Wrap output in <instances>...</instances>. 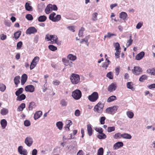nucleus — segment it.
Masks as SVG:
<instances>
[{
  "label": "nucleus",
  "instance_id": "obj_1",
  "mask_svg": "<svg viewBox=\"0 0 155 155\" xmlns=\"http://www.w3.org/2000/svg\"><path fill=\"white\" fill-rule=\"evenodd\" d=\"M70 79L73 84H77L80 81V76L78 74L73 73L70 76Z\"/></svg>",
  "mask_w": 155,
  "mask_h": 155
},
{
  "label": "nucleus",
  "instance_id": "obj_2",
  "mask_svg": "<svg viewBox=\"0 0 155 155\" xmlns=\"http://www.w3.org/2000/svg\"><path fill=\"white\" fill-rule=\"evenodd\" d=\"M82 93L80 90L76 89L72 92V96L75 100L79 99L81 97Z\"/></svg>",
  "mask_w": 155,
  "mask_h": 155
},
{
  "label": "nucleus",
  "instance_id": "obj_3",
  "mask_svg": "<svg viewBox=\"0 0 155 155\" xmlns=\"http://www.w3.org/2000/svg\"><path fill=\"white\" fill-rule=\"evenodd\" d=\"M99 95L97 92H93L91 95L88 96V100L91 102H94L98 98Z\"/></svg>",
  "mask_w": 155,
  "mask_h": 155
},
{
  "label": "nucleus",
  "instance_id": "obj_4",
  "mask_svg": "<svg viewBox=\"0 0 155 155\" xmlns=\"http://www.w3.org/2000/svg\"><path fill=\"white\" fill-rule=\"evenodd\" d=\"M132 71L134 74L137 75H139L140 72H142L141 68L139 66H134V69L132 70Z\"/></svg>",
  "mask_w": 155,
  "mask_h": 155
},
{
  "label": "nucleus",
  "instance_id": "obj_5",
  "mask_svg": "<svg viewBox=\"0 0 155 155\" xmlns=\"http://www.w3.org/2000/svg\"><path fill=\"white\" fill-rule=\"evenodd\" d=\"M37 29L34 27H30L28 28L26 31V33L27 35L33 34L37 32Z\"/></svg>",
  "mask_w": 155,
  "mask_h": 155
},
{
  "label": "nucleus",
  "instance_id": "obj_6",
  "mask_svg": "<svg viewBox=\"0 0 155 155\" xmlns=\"http://www.w3.org/2000/svg\"><path fill=\"white\" fill-rule=\"evenodd\" d=\"M118 108V107L117 106H114L112 107H110L107 108L106 110V111L109 114H111L112 113L115 111H116Z\"/></svg>",
  "mask_w": 155,
  "mask_h": 155
},
{
  "label": "nucleus",
  "instance_id": "obj_7",
  "mask_svg": "<svg viewBox=\"0 0 155 155\" xmlns=\"http://www.w3.org/2000/svg\"><path fill=\"white\" fill-rule=\"evenodd\" d=\"M25 143L28 146L30 147L31 146L33 143V139L31 137H27L25 140Z\"/></svg>",
  "mask_w": 155,
  "mask_h": 155
},
{
  "label": "nucleus",
  "instance_id": "obj_8",
  "mask_svg": "<svg viewBox=\"0 0 155 155\" xmlns=\"http://www.w3.org/2000/svg\"><path fill=\"white\" fill-rule=\"evenodd\" d=\"M18 153L21 155H27L28 153L27 150L25 149H23L22 146H19L18 148Z\"/></svg>",
  "mask_w": 155,
  "mask_h": 155
},
{
  "label": "nucleus",
  "instance_id": "obj_9",
  "mask_svg": "<svg viewBox=\"0 0 155 155\" xmlns=\"http://www.w3.org/2000/svg\"><path fill=\"white\" fill-rule=\"evenodd\" d=\"M35 89L34 86L31 85H27L25 87V90L26 92H33L35 91Z\"/></svg>",
  "mask_w": 155,
  "mask_h": 155
},
{
  "label": "nucleus",
  "instance_id": "obj_10",
  "mask_svg": "<svg viewBox=\"0 0 155 155\" xmlns=\"http://www.w3.org/2000/svg\"><path fill=\"white\" fill-rule=\"evenodd\" d=\"M117 88L116 84V83H112L108 87V90L110 92H112L116 90Z\"/></svg>",
  "mask_w": 155,
  "mask_h": 155
},
{
  "label": "nucleus",
  "instance_id": "obj_11",
  "mask_svg": "<svg viewBox=\"0 0 155 155\" xmlns=\"http://www.w3.org/2000/svg\"><path fill=\"white\" fill-rule=\"evenodd\" d=\"M124 144L122 142L118 141L115 143L114 145V150H117L123 146Z\"/></svg>",
  "mask_w": 155,
  "mask_h": 155
},
{
  "label": "nucleus",
  "instance_id": "obj_12",
  "mask_svg": "<svg viewBox=\"0 0 155 155\" xmlns=\"http://www.w3.org/2000/svg\"><path fill=\"white\" fill-rule=\"evenodd\" d=\"M28 78L27 75L25 74H23L21 76V84L23 85L26 81Z\"/></svg>",
  "mask_w": 155,
  "mask_h": 155
},
{
  "label": "nucleus",
  "instance_id": "obj_13",
  "mask_svg": "<svg viewBox=\"0 0 155 155\" xmlns=\"http://www.w3.org/2000/svg\"><path fill=\"white\" fill-rule=\"evenodd\" d=\"M145 53L143 51H141L135 57V59L137 60H140L144 56Z\"/></svg>",
  "mask_w": 155,
  "mask_h": 155
},
{
  "label": "nucleus",
  "instance_id": "obj_14",
  "mask_svg": "<svg viewBox=\"0 0 155 155\" xmlns=\"http://www.w3.org/2000/svg\"><path fill=\"white\" fill-rule=\"evenodd\" d=\"M42 113L41 111L39 110L36 112L34 115V118L35 120H36L40 118L42 115Z\"/></svg>",
  "mask_w": 155,
  "mask_h": 155
},
{
  "label": "nucleus",
  "instance_id": "obj_15",
  "mask_svg": "<svg viewBox=\"0 0 155 155\" xmlns=\"http://www.w3.org/2000/svg\"><path fill=\"white\" fill-rule=\"evenodd\" d=\"M127 14L125 12H122L120 14V18L123 20H127Z\"/></svg>",
  "mask_w": 155,
  "mask_h": 155
},
{
  "label": "nucleus",
  "instance_id": "obj_16",
  "mask_svg": "<svg viewBox=\"0 0 155 155\" xmlns=\"http://www.w3.org/2000/svg\"><path fill=\"white\" fill-rule=\"evenodd\" d=\"M77 146V142L76 141L73 142L69 146H68V149L70 150L71 151L72 150L76 148V147Z\"/></svg>",
  "mask_w": 155,
  "mask_h": 155
},
{
  "label": "nucleus",
  "instance_id": "obj_17",
  "mask_svg": "<svg viewBox=\"0 0 155 155\" xmlns=\"http://www.w3.org/2000/svg\"><path fill=\"white\" fill-rule=\"evenodd\" d=\"M72 124V121L70 120H68L67 123L64 127V128L67 131H69V127Z\"/></svg>",
  "mask_w": 155,
  "mask_h": 155
},
{
  "label": "nucleus",
  "instance_id": "obj_18",
  "mask_svg": "<svg viewBox=\"0 0 155 155\" xmlns=\"http://www.w3.org/2000/svg\"><path fill=\"white\" fill-rule=\"evenodd\" d=\"M87 131L88 135L90 136H91L93 133V130L91 124L87 125Z\"/></svg>",
  "mask_w": 155,
  "mask_h": 155
},
{
  "label": "nucleus",
  "instance_id": "obj_19",
  "mask_svg": "<svg viewBox=\"0 0 155 155\" xmlns=\"http://www.w3.org/2000/svg\"><path fill=\"white\" fill-rule=\"evenodd\" d=\"M0 124L2 129H5L7 125V121L5 119H2L0 121Z\"/></svg>",
  "mask_w": 155,
  "mask_h": 155
},
{
  "label": "nucleus",
  "instance_id": "obj_20",
  "mask_svg": "<svg viewBox=\"0 0 155 155\" xmlns=\"http://www.w3.org/2000/svg\"><path fill=\"white\" fill-rule=\"evenodd\" d=\"M25 9L27 11H31L33 10L32 7L28 2H27L25 3Z\"/></svg>",
  "mask_w": 155,
  "mask_h": 155
},
{
  "label": "nucleus",
  "instance_id": "obj_21",
  "mask_svg": "<svg viewBox=\"0 0 155 155\" xmlns=\"http://www.w3.org/2000/svg\"><path fill=\"white\" fill-rule=\"evenodd\" d=\"M17 96V97L16 98V100L19 101H21L25 99L26 97L25 95L24 94H22L21 95Z\"/></svg>",
  "mask_w": 155,
  "mask_h": 155
},
{
  "label": "nucleus",
  "instance_id": "obj_22",
  "mask_svg": "<svg viewBox=\"0 0 155 155\" xmlns=\"http://www.w3.org/2000/svg\"><path fill=\"white\" fill-rule=\"evenodd\" d=\"M20 77L19 76H17L15 77L14 78V82L16 85V87L18 86V84L20 83Z\"/></svg>",
  "mask_w": 155,
  "mask_h": 155
},
{
  "label": "nucleus",
  "instance_id": "obj_23",
  "mask_svg": "<svg viewBox=\"0 0 155 155\" xmlns=\"http://www.w3.org/2000/svg\"><path fill=\"white\" fill-rule=\"evenodd\" d=\"M51 6V5L50 4H49L47 6L45 9V12L46 14H49L50 13V12L51 11H52Z\"/></svg>",
  "mask_w": 155,
  "mask_h": 155
},
{
  "label": "nucleus",
  "instance_id": "obj_24",
  "mask_svg": "<svg viewBox=\"0 0 155 155\" xmlns=\"http://www.w3.org/2000/svg\"><path fill=\"white\" fill-rule=\"evenodd\" d=\"M47 18L46 16L44 15H41L38 18V20L40 22H43L45 21L47 19Z\"/></svg>",
  "mask_w": 155,
  "mask_h": 155
},
{
  "label": "nucleus",
  "instance_id": "obj_25",
  "mask_svg": "<svg viewBox=\"0 0 155 155\" xmlns=\"http://www.w3.org/2000/svg\"><path fill=\"white\" fill-rule=\"evenodd\" d=\"M25 107V104L24 103H22L18 107L17 109V110L18 111H22Z\"/></svg>",
  "mask_w": 155,
  "mask_h": 155
},
{
  "label": "nucleus",
  "instance_id": "obj_26",
  "mask_svg": "<svg viewBox=\"0 0 155 155\" xmlns=\"http://www.w3.org/2000/svg\"><path fill=\"white\" fill-rule=\"evenodd\" d=\"M21 34V31L20 30L17 31L14 34V36L15 39H17L20 36Z\"/></svg>",
  "mask_w": 155,
  "mask_h": 155
},
{
  "label": "nucleus",
  "instance_id": "obj_27",
  "mask_svg": "<svg viewBox=\"0 0 155 155\" xmlns=\"http://www.w3.org/2000/svg\"><path fill=\"white\" fill-rule=\"evenodd\" d=\"M133 84V83L132 82H128L127 84V88L132 91H134L135 89L132 86Z\"/></svg>",
  "mask_w": 155,
  "mask_h": 155
},
{
  "label": "nucleus",
  "instance_id": "obj_28",
  "mask_svg": "<svg viewBox=\"0 0 155 155\" xmlns=\"http://www.w3.org/2000/svg\"><path fill=\"white\" fill-rule=\"evenodd\" d=\"M121 137L124 138L130 139L132 137L130 134L127 133H124L122 134Z\"/></svg>",
  "mask_w": 155,
  "mask_h": 155
},
{
  "label": "nucleus",
  "instance_id": "obj_29",
  "mask_svg": "<svg viewBox=\"0 0 155 155\" xmlns=\"http://www.w3.org/2000/svg\"><path fill=\"white\" fill-rule=\"evenodd\" d=\"M36 106L35 103L34 102H31L30 103L28 107V109L29 110H32L33 108H35Z\"/></svg>",
  "mask_w": 155,
  "mask_h": 155
},
{
  "label": "nucleus",
  "instance_id": "obj_30",
  "mask_svg": "<svg viewBox=\"0 0 155 155\" xmlns=\"http://www.w3.org/2000/svg\"><path fill=\"white\" fill-rule=\"evenodd\" d=\"M97 137L100 139H103L106 138L107 136L105 134L102 132V133L100 134L97 135Z\"/></svg>",
  "mask_w": 155,
  "mask_h": 155
},
{
  "label": "nucleus",
  "instance_id": "obj_31",
  "mask_svg": "<svg viewBox=\"0 0 155 155\" xmlns=\"http://www.w3.org/2000/svg\"><path fill=\"white\" fill-rule=\"evenodd\" d=\"M8 110L7 109L5 108H2L0 111L1 114L2 115H5L8 114Z\"/></svg>",
  "mask_w": 155,
  "mask_h": 155
},
{
  "label": "nucleus",
  "instance_id": "obj_32",
  "mask_svg": "<svg viewBox=\"0 0 155 155\" xmlns=\"http://www.w3.org/2000/svg\"><path fill=\"white\" fill-rule=\"evenodd\" d=\"M56 126L58 127V129L61 130L63 128V123L61 121H58L57 122L56 124Z\"/></svg>",
  "mask_w": 155,
  "mask_h": 155
},
{
  "label": "nucleus",
  "instance_id": "obj_33",
  "mask_svg": "<svg viewBox=\"0 0 155 155\" xmlns=\"http://www.w3.org/2000/svg\"><path fill=\"white\" fill-rule=\"evenodd\" d=\"M67 58L71 61H74L76 59V56L71 54H68L67 56Z\"/></svg>",
  "mask_w": 155,
  "mask_h": 155
},
{
  "label": "nucleus",
  "instance_id": "obj_34",
  "mask_svg": "<svg viewBox=\"0 0 155 155\" xmlns=\"http://www.w3.org/2000/svg\"><path fill=\"white\" fill-rule=\"evenodd\" d=\"M116 99V97L114 95H112L110 97L107 99V101L110 102Z\"/></svg>",
  "mask_w": 155,
  "mask_h": 155
},
{
  "label": "nucleus",
  "instance_id": "obj_35",
  "mask_svg": "<svg viewBox=\"0 0 155 155\" xmlns=\"http://www.w3.org/2000/svg\"><path fill=\"white\" fill-rule=\"evenodd\" d=\"M148 77L146 75H142L139 78V81L141 82H143L144 80H147Z\"/></svg>",
  "mask_w": 155,
  "mask_h": 155
},
{
  "label": "nucleus",
  "instance_id": "obj_36",
  "mask_svg": "<svg viewBox=\"0 0 155 155\" xmlns=\"http://www.w3.org/2000/svg\"><path fill=\"white\" fill-rule=\"evenodd\" d=\"M45 7V5L42 3L38 4V10L39 12H41L42 10Z\"/></svg>",
  "mask_w": 155,
  "mask_h": 155
},
{
  "label": "nucleus",
  "instance_id": "obj_37",
  "mask_svg": "<svg viewBox=\"0 0 155 155\" xmlns=\"http://www.w3.org/2000/svg\"><path fill=\"white\" fill-rule=\"evenodd\" d=\"M23 91V88L21 87L19 88L15 92V94L16 96H18L21 94Z\"/></svg>",
  "mask_w": 155,
  "mask_h": 155
},
{
  "label": "nucleus",
  "instance_id": "obj_38",
  "mask_svg": "<svg viewBox=\"0 0 155 155\" xmlns=\"http://www.w3.org/2000/svg\"><path fill=\"white\" fill-rule=\"evenodd\" d=\"M147 72L149 74H150L151 75H155V69H148L147 70Z\"/></svg>",
  "mask_w": 155,
  "mask_h": 155
},
{
  "label": "nucleus",
  "instance_id": "obj_39",
  "mask_svg": "<svg viewBox=\"0 0 155 155\" xmlns=\"http://www.w3.org/2000/svg\"><path fill=\"white\" fill-rule=\"evenodd\" d=\"M126 114L128 117L130 119L133 118L134 116L133 113L131 111H127L126 113Z\"/></svg>",
  "mask_w": 155,
  "mask_h": 155
},
{
  "label": "nucleus",
  "instance_id": "obj_40",
  "mask_svg": "<svg viewBox=\"0 0 155 155\" xmlns=\"http://www.w3.org/2000/svg\"><path fill=\"white\" fill-rule=\"evenodd\" d=\"M102 104V103L101 102H99L98 103L96 104L94 107V109L98 113H99V106Z\"/></svg>",
  "mask_w": 155,
  "mask_h": 155
},
{
  "label": "nucleus",
  "instance_id": "obj_41",
  "mask_svg": "<svg viewBox=\"0 0 155 155\" xmlns=\"http://www.w3.org/2000/svg\"><path fill=\"white\" fill-rule=\"evenodd\" d=\"M60 104L62 107H65L67 105V103L65 100L63 99L61 100Z\"/></svg>",
  "mask_w": 155,
  "mask_h": 155
},
{
  "label": "nucleus",
  "instance_id": "obj_42",
  "mask_svg": "<svg viewBox=\"0 0 155 155\" xmlns=\"http://www.w3.org/2000/svg\"><path fill=\"white\" fill-rule=\"evenodd\" d=\"M122 134L120 133L115 134L113 136V138L114 139H120L121 137Z\"/></svg>",
  "mask_w": 155,
  "mask_h": 155
},
{
  "label": "nucleus",
  "instance_id": "obj_43",
  "mask_svg": "<svg viewBox=\"0 0 155 155\" xmlns=\"http://www.w3.org/2000/svg\"><path fill=\"white\" fill-rule=\"evenodd\" d=\"M48 47L49 49L52 51H54L57 49V48L56 47L53 45H49Z\"/></svg>",
  "mask_w": 155,
  "mask_h": 155
},
{
  "label": "nucleus",
  "instance_id": "obj_44",
  "mask_svg": "<svg viewBox=\"0 0 155 155\" xmlns=\"http://www.w3.org/2000/svg\"><path fill=\"white\" fill-rule=\"evenodd\" d=\"M37 63H36V62H35L33 61H31L30 66V69L31 70L33 69L34 68H35L36 65H37Z\"/></svg>",
  "mask_w": 155,
  "mask_h": 155
},
{
  "label": "nucleus",
  "instance_id": "obj_45",
  "mask_svg": "<svg viewBox=\"0 0 155 155\" xmlns=\"http://www.w3.org/2000/svg\"><path fill=\"white\" fill-rule=\"evenodd\" d=\"M56 15V14L55 12H53L51 14L49 15V19L52 21H54V16Z\"/></svg>",
  "mask_w": 155,
  "mask_h": 155
},
{
  "label": "nucleus",
  "instance_id": "obj_46",
  "mask_svg": "<svg viewBox=\"0 0 155 155\" xmlns=\"http://www.w3.org/2000/svg\"><path fill=\"white\" fill-rule=\"evenodd\" d=\"M104 149L102 147L100 148L98 150L97 155H103Z\"/></svg>",
  "mask_w": 155,
  "mask_h": 155
},
{
  "label": "nucleus",
  "instance_id": "obj_47",
  "mask_svg": "<svg viewBox=\"0 0 155 155\" xmlns=\"http://www.w3.org/2000/svg\"><path fill=\"white\" fill-rule=\"evenodd\" d=\"M115 130V127L114 126L109 127H107V131L108 133L111 132Z\"/></svg>",
  "mask_w": 155,
  "mask_h": 155
},
{
  "label": "nucleus",
  "instance_id": "obj_48",
  "mask_svg": "<svg viewBox=\"0 0 155 155\" xmlns=\"http://www.w3.org/2000/svg\"><path fill=\"white\" fill-rule=\"evenodd\" d=\"M5 86L3 84L0 83V91L2 92H3L5 91Z\"/></svg>",
  "mask_w": 155,
  "mask_h": 155
},
{
  "label": "nucleus",
  "instance_id": "obj_49",
  "mask_svg": "<svg viewBox=\"0 0 155 155\" xmlns=\"http://www.w3.org/2000/svg\"><path fill=\"white\" fill-rule=\"evenodd\" d=\"M50 38H51V40H52L55 41H56L58 40V38L57 35H50Z\"/></svg>",
  "mask_w": 155,
  "mask_h": 155
},
{
  "label": "nucleus",
  "instance_id": "obj_50",
  "mask_svg": "<svg viewBox=\"0 0 155 155\" xmlns=\"http://www.w3.org/2000/svg\"><path fill=\"white\" fill-rule=\"evenodd\" d=\"M84 31V28L83 27L81 28V29L79 30L78 33V36L80 37H82L83 36V31Z\"/></svg>",
  "mask_w": 155,
  "mask_h": 155
},
{
  "label": "nucleus",
  "instance_id": "obj_51",
  "mask_svg": "<svg viewBox=\"0 0 155 155\" xmlns=\"http://www.w3.org/2000/svg\"><path fill=\"white\" fill-rule=\"evenodd\" d=\"M26 18L29 21H31L33 19V16L30 14H28L25 16Z\"/></svg>",
  "mask_w": 155,
  "mask_h": 155
},
{
  "label": "nucleus",
  "instance_id": "obj_52",
  "mask_svg": "<svg viewBox=\"0 0 155 155\" xmlns=\"http://www.w3.org/2000/svg\"><path fill=\"white\" fill-rule=\"evenodd\" d=\"M61 16L59 15H57L55 17H54L53 22L58 21L60 20L61 18Z\"/></svg>",
  "mask_w": 155,
  "mask_h": 155
},
{
  "label": "nucleus",
  "instance_id": "obj_53",
  "mask_svg": "<svg viewBox=\"0 0 155 155\" xmlns=\"http://www.w3.org/2000/svg\"><path fill=\"white\" fill-rule=\"evenodd\" d=\"M115 50L116 51H120V50L121 49V48L120 46V45L118 43H115Z\"/></svg>",
  "mask_w": 155,
  "mask_h": 155
},
{
  "label": "nucleus",
  "instance_id": "obj_54",
  "mask_svg": "<svg viewBox=\"0 0 155 155\" xmlns=\"http://www.w3.org/2000/svg\"><path fill=\"white\" fill-rule=\"evenodd\" d=\"M106 117H102L100 119V123L101 124H104L105 123V120L106 119Z\"/></svg>",
  "mask_w": 155,
  "mask_h": 155
},
{
  "label": "nucleus",
  "instance_id": "obj_55",
  "mask_svg": "<svg viewBox=\"0 0 155 155\" xmlns=\"http://www.w3.org/2000/svg\"><path fill=\"white\" fill-rule=\"evenodd\" d=\"M5 25L7 26L8 27H10L11 25V23L8 20H6L4 22Z\"/></svg>",
  "mask_w": 155,
  "mask_h": 155
},
{
  "label": "nucleus",
  "instance_id": "obj_56",
  "mask_svg": "<svg viewBox=\"0 0 155 155\" xmlns=\"http://www.w3.org/2000/svg\"><path fill=\"white\" fill-rule=\"evenodd\" d=\"M95 130L97 132H98L100 134L102 133L103 132V129L101 127H96L95 129Z\"/></svg>",
  "mask_w": 155,
  "mask_h": 155
},
{
  "label": "nucleus",
  "instance_id": "obj_57",
  "mask_svg": "<svg viewBox=\"0 0 155 155\" xmlns=\"http://www.w3.org/2000/svg\"><path fill=\"white\" fill-rule=\"evenodd\" d=\"M115 35L113 33H111L110 32H108L107 33L106 35H105L104 37V39H105L106 37H108L109 38H110L112 36Z\"/></svg>",
  "mask_w": 155,
  "mask_h": 155
},
{
  "label": "nucleus",
  "instance_id": "obj_58",
  "mask_svg": "<svg viewBox=\"0 0 155 155\" xmlns=\"http://www.w3.org/2000/svg\"><path fill=\"white\" fill-rule=\"evenodd\" d=\"M24 124L26 127L29 126L31 124L30 122L28 120H26L24 121Z\"/></svg>",
  "mask_w": 155,
  "mask_h": 155
},
{
  "label": "nucleus",
  "instance_id": "obj_59",
  "mask_svg": "<svg viewBox=\"0 0 155 155\" xmlns=\"http://www.w3.org/2000/svg\"><path fill=\"white\" fill-rule=\"evenodd\" d=\"M89 38V36H86L84 38L82 39L81 41L80 42V43H82L84 42L87 43L88 41Z\"/></svg>",
  "mask_w": 155,
  "mask_h": 155
},
{
  "label": "nucleus",
  "instance_id": "obj_60",
  "mask_svg": "<svg viewBox=\"0 0 155 155\" xmlns=\"http://www.w3.org/2000/svg\"><path fill=\"white\" fill-rule=\"evenodd\" d=\"M63 62L64 63V65L66 66H68L69 64V63H70V61L69 60H66V59H62Z\"/></svg>",
  "mask_w": 155,
  "mask_h": 155
},
{
  "label": "nucleus",
  "instance_id": "obj_61",
  "mask_svg": "<svg viewBox=\"0 0 155 155\" xmlns=\"http://www.w3.org/2000/svg\"><path fill=\"white\" fill-rule=\"evenodd\" d=\"M81 114V112L80 110L78 109H77L74 112V115L77 117L79 116Z\"/></svg>",
  "mask_w": 155,
  "mask_h": 155
},
{
  "label": "nucleus",
  "instance_id": "obj_62",
  "mask_svg": "<svg viewBox=\"0 0 155 155\" xmlns=\"http://www.w3.org/2000/svg\"><path fill=\"white\" fill-rule=\"evenodd\" d=\"M106 76L107 78H109L110 79H113V76L111 72L107 73Z\"/></svg>",
  "mask_w": 155,
  "mask_h": 155
},
{
  "label": "nucleus",
  "instance_id": "obj_63",
  "mask_svg": "<svg viewBox=\"0 0 155 155\" xmlns=\"http://www.w3.org/2000/svg\"><path fill=\"white\" fill-rule=\"evenodd\" d=\"M51 10L54 11H57L58 10V7L56 5H52L51 4Z\"/></svg>",
  "mask_w": 155,
  "mask_h": 155
},
{
  "label": "nucleus",
  "instance_id": "obj_64",
  "mask_svg": "<svg viewBox=\"0 0 155 155\" xmlns=\"http://www.w3.org/2000/svg\"><path fill=\"white\" fill-rule=\"evenodd\" d=\"M109 64H107V62H105L103 63L102 64V66L103 68H105L107 69V68L108 67Z\"/></svg>",
  "mask_w": 155,
  "mask_h": 155
}]
</instances>
